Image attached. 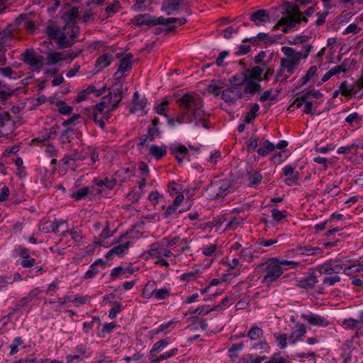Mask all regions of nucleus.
I'll return each mask as SVG.
<instances>
[{"label": "nucleus", "mask_w": 363, "mask_h": 363, "mask_svg": "<svg viewBox=\"0 0 363 363\" xmlns=\"http://www.w3.org/2000/svg\"><path fill=\"white\" fill-rule=\"evenodd\" d=\"M145 255L147 259H152L155 264L166 268H168L170 264H177L179 258L178 254H174L160 241L152 243Z\"/></svg>", "instance_id": "1"}, {"label": "nucleus", "mask_w": 363, "mask_h": 363, "mask_svg": "<svg viewBox=\"0 0 363 363\" xmlns=\"http://www.w3.org/2000/svg\"><path fill=\"white\" fill-rule=\"evenodd\" d=\"M284 5L288 15L281 18L277 24L274 26L273 30L282 27V30L287 33L296 24L300 23L302 20L307 21L306 18H301V13L297 5L291 2H286Z\"/></svg>", "instance_id": "2"}, {"label": "nucleus", "mask_w": 363, "mask_h": 363, "mask_svg": "<svg viewBox=\"0 0 363 363\" xmlns=\"http://www.w3.org/2000/svg\"><path fill=\"white\" fill-rule=\"evenodd\" d=\"M263 267L262 283L266 286H271L273 283L278 281L285 270L282 268L278 257L268 259L263 264Z\"/></svg>", "instance_id": "3"}, {"label": "nucleus", "mask_w": 363, "mask_h": 363, "mask_svg": "<svg viewBox=\"0 0 363 363\" xmlns=\"http://www.w3.org/2000/svg\"><path fill=\"white\" fill-rule=\"evenodd\" d=\"M233 191L230 179H221L211 182L206 189V196L210 200L223 199Z\"/></svg>", "instance_id": "4"}, {"label": "nucleus", "mask_w": 363, "mask_h": 363, "mask_svg": "<svg viewBox=\"0 0 363 363\" xmlns=\"http://www.w3.org/2000/svg\"><path fill=\"white\" fill-rule=\"evenodd\" d=\"M317 271L321 274L332 275L333 274H339L342 270L347 276H354V270L353 264L344 267L339 261L330 260L319 264L316 268Z\"/></svg>", "instance_id": "5"}, {"label": "nucleus", "mask_w": 363, "mask_h": 363, "mask_svg": "<svg viewBox=\"0 0 363 363\" xmlns=\"http://www.w3.org/2000/svg\"><path fill=\"white\" fill-rule=\"evenodd\" d=\"M311 96L313 99H319L322 96V94L318 91L311 90L302 95L301 98L296 99L294 103L289 106L288 110L294 111L296 108H301V111L304 113H310L312 109V101Z\"/></svg>", "instance_id": "6"}, {"label": "nucleus", "mask_w": 363, "mask_h": 363, "mask_svg": "<svg viewBox=\"0 0 363 363\" xmlns=\"http://www.w3.org/2000/svg\"><path fill=\"white\" fill-rule=\"evenodd\" d=\"M177 102L181 107L193 113H197L199 111L204 112L202 110L203 102L201 99L193 94H184L182 98L177 100Z\"/></svg>", "instance_id": "7"}, {"label": "nucleus", "mask_w": 363, "mask_h": 363, "mask_svg": "<svg viewBox=\"0 0 363 363\" xmlns=\"http://www.w3.org/2000/svg\"><path fill=\"white\" fill-rule=\"evenodd\" d=\"M170 295V290L166 287L157 289L156 282L154 281H148L143 291V296L145 298H155L157 300H163L168 298Z\"/></svg>", "instance_id": "8"}, {"label": "nucleus", "mask_w": 363, "mask_h": 363, "mask_svg": "<svg viewBox=\"0 0 363 363\" xmlns=\"http://www.w3.org/2000/svg\"><path fill=\"white\" fill-rule=\"evenodd\" d=\"M311 49V45H307L303 48L302 51L296 52L289 47H282L281 51L286 57L297 67L301 59H306Z\"/></svg>", "instance_id": "9"}, {"label": "nucleus", "mask_w": 363, "mask_h": 363, "mask_svg": "<svg viewBox=\"0 0 363 363\" xmlns=\"http://www.w3.org/2000/svg\"><path fill=\"white\" fill-rule=\"evenodd\" d=\"M23 62L33 67L35 71H40L43 66V57L38 55L33 49L26 50L22 55Z\"/></svg>", "instance_id": "10"}, {"label": "nucleus", "mask_w": 363, "mask_h": 363, "mask_svg": "<svg viewBox=\"0 0 363 363\" xmlns=\"http://www.w3.org/2000/svg\"><path fill=\"white\" fill-rule=\"evenodd\" d=\"M169 149L170 154L176 158L179 163L189 161V152L184 145L179 143H174L170 144Z\"/></svg>", "instance_id": "11"}, {"label": "nucleus", "mask_w": 363, "mask_h": 363, "mask_svg": "<svg viewBox=\"0 0 363 363\" xmlns=\"http://www.w3.org/2000/svg\"><path fill=\"white\" fill-rule=\"evenodd\" d=\"M123 82H115L112 89L109 91L107 96L111 99V108H108V112H113L116 110L118 104L123 98V91L122 89Z\"/></svg>", "instance_id": "12"}, {"label": "nucleus", "mask_w": 363, "mask_h": 363, "mask_svg": "<svg viewBox=\"0 0 363 363\" xmlns=\"http://www.w3.org/2000/svg\"><path fill=\"white\" fill-rule=\"evenodd\" d=\"M301 317L311 326L326 328L330 325L328 318L319 314L310 313L308 314H301Z\"/></svg>", "instance_id": "13"}, {"label": "nucleus", "mask_w": 363, "mask_h": 363, "mask_svg": "<svg viewBox=\"0 0 363 363\" xmlns=\"http://www.w3.org/2000/svg\"><path fill=\"white\" fill-rule=\"evenodd\" d=\"M243 96L242 87L231 86L223 91L222 99L226 102H233Z\"/></svg>", "instance_id": "14"}, {"label": "nucleus", "mask_w": 363, "mask_h": 363, "mask_svg": "<svg viewBox=\"0 0 363 363\" xmlns=\"http://www.w3.org/2000/svg\"><path fill=\"white\" fill-rule=\"evenodd\" d=\"M282 173L286 177L284 183L287 186H293L298 183L299 174L295 171L291 165H286L282 168Z\"/></svg>", "instance_id": "15"}, {"label": "nucleus", "mask_w": 363, "mask_h": 363, "mask_svg": "<svg viewBox=\"0 0 363 363\" xmlns=\"http://www.w3.org/2000/svg\"><path fill=\"white\" fill-rule=\"evenodd\" d=\"M306 334V328L303 324L296 325L289 336V344L295 345L298 341H301L305 337Z\"/></svg>", "instance_id": "16"}, {"label": "nucleus", "mask_w": 363, "mask_h": 363, "mask_svg": "<svg viewBox=\"0 0 363 363\" xmlns=\"http://www.w3.org/2000/svg\"><path fill=\"white\" fill-rule=\"evenodd\" d=\"M15 123L10 115H0V136L9 135L14 130Z\"/></svg>", "instance_id": "17"}, {"label": "nucleus", "mask_w": 363, "mask_h": 363, "mask_svg": "<svg viewBox=\"0 0 363 363\" xmlns=\"http://www.w3.org/2000/svg\"><path fill=\"white\" fill-rule=\"evenodd\" d=\"M250 18L256 26H260L270 21L268 11L259 9L250 14Z\"/></svg>", "instance_id": "18"}, {"label": "nucleus", "mask_w": 363, "mask_h": 363, "mask_svg": "<svg viewBox=\"0 0 363 363\" xmlns=\"http://www.w3.org/2000/svg\"><path fill=\"white\" fill-rule=\"evenodd\" d=\"M135 272V269L133 268L118 267L111 270L110 276L112 280L128 278L130 275L134 274Z\"/></svg>", "instance_id": "19"}, {"label": "nucleus", "mask_w": 363, "mask_h": 363, "mask_svg": "<svg viewBox=\"0 0 363 363\" xmlns=\"http://www.w3.org/2000/svg\"><path fill=\"white\" fill-rule=\"evenodd\" d=\"M244 82L245 83L244 87V92L249 94H255L261 91V86L259 81L251 79L245 75L243 77Z\"/></svg>", "instance_id": "20"}, {"label": "nucleus", "mask_w": 363, "mask_h": 363, "mask_svg": "<svg viewBox=\"0 0 363 363\" xmlns=\"http://www.w3.org/2000/svg\"><path fill=\"white\" fill-rule=\"evenodd\" d=\"M131 245L132 242L128 241L123 244H120L117 246H115L106 253V257L111 258L113 255L122 257L124 255V254L128 250Z\"/></svg>", "instance_id": "21"}, {"label": "nucleus", "mask_w": 363, "mask_h": 363, "mask_svg": "<svg viewBox=\"0 0 363 363\" xmlns=\"http://www.w3.org/2000/svg\"><path fill=\"white\" fill-rule=\"evenodd\" d=\"M295 253L297 255H316L321 254L323 250L320 247H313L310 245L298 246L295 250Z\"/></svg>", "instance_id": "22"}, {"label": "nucleus", "mask_w": 363, "mask_h": 363, "mask_svg": "<svg viewBox=\"0 0 363 363\" xmlns=\"http://www.w3.org/2000/svg\"><path fill=\"white\" fill-rule=\"evenodd\" d=\"M133 55L131 53L126 54L120 61L119 67L115 75L120 73L123 74L125 71L130 69L134 61L132 60Z\"/></svg>", "instance_id": "23"}, {"label": "nucleus", "mask_w": 363, "mask_h": 363, "mask_svg": "<svg viewBox=\"0 0 363 363\" xmlns=\"http://www.w3.org/2000/svg\"><path fill=\"white\" fill-rule=\"evenodd\" d=\"M99 267H101L103 269L106 267V263L102 259H98L91 264L89 269L84 274V279H88L94 277L99 273Z\"/></svg>", "instance_id": "24"}, {"label": "nucleus", "mask_w": 363, "mask_h": 363, "mask_svg": "<svg viewBox=\"0 0 363 363\" xmlns=\"http://www.w3.org/2000/svg\"><path fill=\"white\" fill-rule=\"evenodd\" d=\"M87 348L86 345L81 344L74 349V354L67 356V363H73L74 360H81L86 354Z\"/></svg>", "instance_id": "25"}, {"label": "nucleus", "mask_w": 363, "mask_h": 363, "mask_svg": "<svg viewBox=\"0 0 363 363\" xmlns=\"http://www.w3.org/2000/svg\"><path fill=\"white\" fill-rule=\"evenodd\" d=\"M340 324L346 330H356L358 332L362 329L361 322L352 318L343 319Z\"/></svg>", "instance_id": "26"}, {"label": "nucleus", "mask_w": 363, "mask_h": 363, "mask_svg": "<svg viewBox=\"0 0 363 363\" xmlns=\"http://www.w3.org/2000/svg\"><path fill=\"white\" fill-rule=\"evenodd\" d=\"M79 16V11L77 7H72L68 11H67L64 16L63 19L66 22V26L65 30L69 29V23L74 24Z\"/></svg>", "instance_id": "27"}, {"label": "nucleus", "mask_w": 363, "mask_h": 363, "mask_svg": "<svg viewBox=\"0 0 363 363\" xmlns=\"http://www.w3.org/2000/svg\"><path fill=\"white\" fill-rule=\"evenodd\" d=\"M297 281V284L299 287L306 289H312L318 282L316 276L313 274L302 278Z\"/></svg>", "instance_id": "28"}, {"label": "nucleus", "mask_w": 363, "mask_h": 363, "mask_svg": "<svg viewBox=\"0 0 363 363\" xmlns=\"http://www.w3.org/2000/svg\"><path fill=\"white\" fill-rule=\"evenodd\" d=\"M149 152L151 156L156 160L163 157L167 153V147L165 145L158 146L152 145L149 147Z\"/></svg>", "instance_id": "29"}, {"label": "nucleus", "mask_w": 363, "mask_h": 363, "mask_svg": "<svg viewBox=\"0 0 363 363\" xmlns=\"http://www.w3.org/2000/svg\"><path fill=\"white\" fill-rule=\"evenodd\" d=\"M263 179L262 175L259 171L252 170L247 174L249 186L254 187L259 184Z\"/></svg>", "instance_id": "30"}, {"label": "nucleus", "mask_w": 363, "mask_h": 363, "mask_svg": "<svg viewBox=\"0 0 363 363\" xmlns=\"http://www.w3.org/2000/svg\"><path fill=\"white\" fill-rule=\"evenodd\" d=\"M78 302L80 304H86L90 301V297L89 296H82L79 295H73V296H66L64 297L63 300L62 298H59V302L60 303H65L66 302Z\"/></svg>", "instance_id": "31"}, {"label": "nucleus", "mask_w": 363, "mask_h": 363, "mask_svg": "<svg viewBox=\"0 0 363 363\" xmlns=\"http://www.w3.org/2000/svg\"><path fill=\"white\" fill-rule=\"evenodd\" d=\"M263 72L264 69L262 67L255 66L252 68L246 69L245 75L251 79L261 82L262 79L261 76L263 74Z\"/></svg>", "instance_id": "32"}, {"label": "nucleus", "mask_w": 363, "mask_h": 363, "mask_svg": "<svg viewBox=\"0 0 363 363\" xmlns=\"http://www.w3.org/2000/svg\"><path fill=\"white\" fill-rule=\"evenodd\" d=\"M64 60H66V56L65 52H51L46 57L47 64L49 65H55Z\"/></svg>", "instance_id": "33"}, {"label": "nucleus", "mask_w": 363, "mask_h": 363, "mask_svg": "<svg viewBox=\"0 0 363 363\" xmlns=\"http://www.w3.org/2000/svg\"><path fill=\"white\" fill-rule=\"evenodd\" d=\"M152 16L147 13L138 15L133 20V22L137 26H152Z\"/></svg>", "instance_id": "34"}, {"label": "nucleus", "mask_w": 363, "mask_h": 363, "mask_svg": "<svg viewBox=\"0 0 363 363\" xmlns=\"http://www.w3.org/2000/svg\"><path fill=\"white\" fill-rule=\"evenodd\" d=\"M223 82L221 80H212L206 90L208 93L218 96L220 94V89L223 88Z\"/></svg>", "instance_id": "35"}, {"label": "nucleus", "mask_w": 363, "mask_h": 363, "mask_svg": "<svg viewBox=\"0 0 363 363\" xmlns=\"http://www.w3.org/2000/svg\"><path fill=\"white\" fill-rule=\"evenodd\" d=\"M275 145L269 140H264L261 147L257 150V153L262 157L267 156L269 153L274 151Z\"/></svg>", "instance_id": "36"}, {"label": "nucleus", "mask_w": 363, "mask_h": 363, "mask_svg": "<svg viewBox=\"0 0 363 363\" xmlns=\"http://www.w3.org/2000/svg\"><path fill=\"white\" fill-rule=\"evenodd\" d=\"M146 106L145 99H139V93L135 91L133 95V106L130 109L131 111H143Z\"/></svg>", "instance_id": "37"}, {"label": "nucleus", "mask_w": 363, "mask_h": 363, "mask_svg": "<svg viewBox=\"0 0 363 363\" xmlns=\"http://www.w3.org/2000/svg\"><path fill=\"white\" fill-rule=\"evenodd\" d=\"M264 363H291L289 355H281L280 352H275L270 359Z\"/></svg>", "instance_id": "38"}, {"label": "nucleus", "mask_w": 363, "mask_h": 363, "mask_svg": "<svg viewBox=\"0 0 363 363\" xmlns=\"http://www.w3.org/2000/svg\"><path fill=\"white\" fill-rule=\"evenodd\" d=\"M113 59V55L108 53L104 54L101 55L98 57L96 60V62L95 63V66L96 67L104 68L107 66H108Z\"/></svg>", "instance_id": "39"}, {"label": "nucleus", "mask_w": 363, "mask_h": 363, "mask_svg": "<svg viewBox=\"0 0 363 363\" xmlns=\"http://www.w3.org/2000/svg\"><path fill=\"white\" fill-rule=\"evenodd\" d=\"M274 337L277 343L278 347L281 350H284L287 347L289 344V337L284 333H277L274 334Z\"/></svg>", "instance_id": "40"}, {"label": "nucleus", "mask_w": 363, "mask_h": 363, "mask_svg": "<svg viewBox=\"0 0 363 363\" xmlns=\"http://www.w3.org/2000/svg\"><path fill=\"white\" fill-rule=\"evenodd\" d=\"M201 250L205 256L213 257L215 256L218 252V245L215 243H209L203 245Z\"/></svg>", "instance_id": "41"}, {"label": "nucleus", "mask_w": 363, "mask_h": 363, "mask_svg": "<svg viewBox=\"0 0 363 363\" xmlns=\"http://www.w3.org/2000/svg\"><path fill=\"white\" fill-rule=\"evenodd\" d=\"M87 159V156L86 155V152H74L72 154L68 155L63 159L64 164H70L69 161H79V160H86Z\"/></svg>", "instance_id": "42"}, {"label": "nucleus", "mask_w": 363, "mask_h": 363, "mask_svg": "<svg viewBox=\"0 0 363 363\" xmlns=\"http://www.w3.org/2000/svg\"><path fill=\"white\" fill-rule=\"evenodd\" d=\"M169 345V342L166 339L160 340L156 342L152 349L150 351V354L153 355L155 353H157L163 350L165 347H167Z\"/></svg>", "instance_id": "43"}, {"label": "nucleus", "mask_w": 363, "mask_h": 363, "mask_svg": "<svg viewBox=\"0 0 363 363\" xmlns=\"http://www.w3.org/2000/svg\"><path fill=\"white\" fill-rule=\"evenodd\" d=\"M111 99L109 98L108 96H104L102 98V101L96 104L95 105V108L97 111H103L104 109L106 110L107 112L108 111V108H111Z\"/></svg>", "instance_id": "44"}, {"label": "nucleus", "mask_w": 363, "mask_h": 363, "mask_svg": "<svg viewBox=\"0 0 363 363\" xmlns=\"http://www.w3.org/2000/svg\"><path fill=\"white\" fill-rule=\"evenodd\" d=\"M280 67H282V69H285L289 74H291L296 68L287 57L281 59Z\"/></svg>", "instance_id": "45"}, {"label": "nucleus", "mask_w": 363, "mask_h": 363, "mask_svg": "<svg viewBox=\"0 0 363 363\" xmlns=\"http://www.w3.org/2000/svg\"><path fill=\"white\" fill-rule=\"evenodd\" d=\"M243 218L240 217L233 216L228 220V222L225 226V230H234L242 223Z\"/></svg>", "instance_id": "46"}, {"label": "nucleus", "mask_w": 363, "mask_h": 363, "mask_svg": "<svg viewBox=\"0 0 363 363\" xmlns=\"http://www.w3.org/2000/svg\"><path fill=\"white\" fill-rule=\"evenodd\" d=\"M86 155L87 156V159L86 160L85 164L88 165H91L94 164L99 160V153L92 148H89L87 151H86Z\"/></svg>", "instance_id": "47"}, {"label": "nucleus", "mask_w": 363, "mask_h": 363, "mask_svg": "<svg viewBox=\"0 0 363 363\" xmlns=\"http://www.w3.org/2000/svg\"><path fill=\"white\" fill-rule=\"evenodd\" d=\"M179 241L178 236H168L163 238L160 242L167 248L170 249L172 246L177 245Z\"/></svg>", "instance_id": "48"}, {"label": "nucleus", "mask_w": 363, "mask_h": 363, "mask_svg": "<svg viewBox=\"0 0 363 363\" xmlns=\"http://www.w3.org/2000/svg\"><path fill=\"white\" fill-rule=\"evenodd\" d=\"M169 101L164 98L160 102H157L155 106V110L157 113H164L165 111H169L168 105Z\"/></svg>", "instance_id": "49"}, {"label": "nucleus", "mask_w": 363, "mask_h": 363, "mask_svg": "<svg viewBox=\"0 0 363 363\" xmlns=\"http://www.w3.org/2000/svg\"><path fill=\"white\" fill-rule=\"evenodd\" d=\"M152 26H157V25H168L172 23H174L177 21V18H164V17H159L155 18L152 17Z\"/></svg>", "instance_id": "50"}, {"label": "nucleus", "mask_w": 363, "mask_h": 363, "mask_svg": "<svg viewBox=\"0 0 363 363\" xmlns=\"http://www.w3.org/2000/svg\"><path fill=\"white\" fill-rule=\"evenodd\" d=\"M177 321L171 320L167 323L161 324L157 328L152 330L154 334H158L162 332H164V333H167L168 330H172L173 326L176 324Z\"/></svg>", "instance_id": "51"}, {"label": "nucleus", "mask_w": 363, "mask_h": 363, "mask_svg": "<svg viewBox=\"0 0 363 363\" xmlns=\"http://www.w3.org/2000/svg\"><path fill=\"white\" fill-rule=\"evenodd\" d=\"M333 276L325 277L323 279V284L326 286H331L340 282L341 279L338 274H333Z\"/></svg>", "instance_id": "52"}, {"label": "nucleus", "mask_w": 363, "mask_h": 363, "mask_svg": "<svg viewBox=\"0 0 363 363\" xmlns=\"http://www.w3.org/2000/svg\"><path fill=\"white\" fill-rule=\"evenodd\" d=\"M247 335L250 340H257L262 337L263 331L261 328L254 326L250 328Z\"/></svg>", "instance_id": "53"}, {"label": "nucleus", "mask_w": 363, "mask_h": 363, "mask_svg": "<svg viewBox=\"0 0 363 363\" xmlns=\"http://www.w3.org/2000/svg\"><path fill=\"white\" fill-rule=\"evenodd\" d=\"M159 123V120L157 118H155L152 120L151 127L148 128V136L150 140H153L155 136L158 134L159 130L157 128V124Z\"/></svg>", "instance_id": "54"}, {"label": "nucleus", "mask_w": 363, "mask_h": 363, "mask_svg": "<svg viewBox=\"0 0 363 363\" xmlns=\"http://www.w3.org/2000/svg\"><path fill=\"white\" fill-rule=\"evenodd\" d=\"M94 121L101 128L104 129L105 124L108 122V115H92Z\"/></svg>", "instance_id": "55"}, {"label": "nucleus", "mask_w": 363, "mask_h": 363, "mask_svg": "<svg viewBox=\"0 0 363 363\" xmlns=\"http://www.w3.org/2000/svg\"><path fill=\"white\" fill-rule=\"evenodd\" d=\"M183 210H179L177 206H174V203L169 205L164 213V217L168 218L171 216H177L179 213H182Z\"/></svg>", "instance_id": "56"}, {"label": "nucleus", "mask_w": 363, "mask_h": 363, "mask_svg": "<svg viewBox=\"0 0 363 363\" xmlns=\"http://www.w3.org/2000/svg\"><path fill=\"white\" fill-rule=\"evenodd\" d=\"M239 256L243 260L251 262L254 259L253 252L251 251L250 247L242 248L240 251Z\"/></svg>", "instance_id": "57"}, {"label": "nucleus", "mask_w": 363, "mask_h": 363, "mask_svg": "<svg viewBox=\"0 0 363 363\" xmlns=\"http://www.w3.org/2000/svg\"><path fill=\"white\" fill-rule=\"evenodd\" d=\"M57 39L58 40L60 48H67L72 44V42L67 39L66 34L61 31L60 32L58 37H57Z\"/></svg>", "instance_id": "58"}, {"label": "nucleus", "mask_w": 363, "mask_h": 363, "mask_svg": "<svg viewBox=\"0 0 363 363\" xmlns=\"http://www.w3.org/2000/svg\"><path fill=\"white\" fill-rule=\"evenodd\" d=\"M89 193V189L88 187H83L80 189H78L76 191L72 192V194H71V197L79 201V200H82L85 196H86Z\"/></svg>", "instance_id": "59"}, {"label": "nucleus", "mask_w": 363, "mask_h": 363, "mask_svg": "<svg viewBox=\"0 0 363 363\" xmlns=\"http://www.w3.org/2000/svg\"><path fill=\"white\" fill-rule=\"evenodd\" d=\"M200 275V271L196 269L191 272L184 273L181 275V279L183 281H192L198 278Z\"/></svg>", "instance_id": "60"}, {"label": "nucleus", "mask_w": 363, "mask_h": 363, "mask_svg": "<svg viewBox=\"0 0 363 363\" xmlns=\"http://www.w3.org/2000/svg\"><path fill=\"white\" fill-rule=\"evenodd\" d=\"M167 118V122L169 126L174 127L183 123L180 115H164Z\"/></svg>", "instance_id": "61"}, {"label": "nucleus", "mask_w": 363, "mask_h": 363, "mask_svg": "<svg viewBox=\"0 0 363 363\" xmlns=\"http://www.w3.org/2000/svg\"><path fill=\"white\" fill-rule=\"evenodd\" d=\"M357 148H359V144L357 143L356 142H353L352 143H351L348 145L340 147L337 150V153L348 154V153H350L353 149H357Z\"/></svg>", "instance_id": "62"}, {"label": "nucleus", "mask_w": 363, "mask_h": 363, "mask_svg": "<svg viewBox=\"0 0 363 363\" xmlns=\"http://www.w3.org/2000/svg\"><path fill=\"white\" fill-rule=\"evenodd\" d=\"M23 344V340L21 337H16L13 340L11 345L9 346L11 351L10 354L14 355L18 352V346Z\"/></svg>", "instance_id": "63"}, {"label": "nucleus", "mask_w": 363, "mask_h": 363, "mask_svg": "<svg viewBox=\"0 0 363 363\" xmlns=\"http://www.w3.org/2000/svg\"><path fill=\"white\" fill-rule=\"evenodd\" d=\"M287 215V212L286 211H279L277 208H273L272 210V218L277 221L280 222Z\"/></svg>", "instance_id": "64"}]
</instances>
